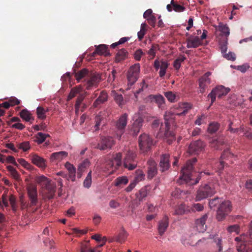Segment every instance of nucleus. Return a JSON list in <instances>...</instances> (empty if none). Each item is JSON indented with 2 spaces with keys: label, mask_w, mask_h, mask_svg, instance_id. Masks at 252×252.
<instances>
[{
  "label": "nucleus",
  "mask_w": 252,
  "mask_h": 252,
  "mask_svg": "<svg viewBox=\"0 0 252 252\" xmlns=\"http://www.w3.org/2000/svg\"><path fill=\"white\" fill-rule=\"evenodd\" d=\"M143 17L146 19L150 25L155 26L156 23V17L152 15V10L150 9L147 10L143 14Z\"/></svg>",
  "instance_id": "c756f323"
},
{
  "label": "nucleus",
  "mask_w": 252,
  "mask_h": 252,
  "mask_svg": "<svg viewBox=\"0 0 252 252\" xmlns=\"http://www.w3.org/2000/svg\"><path fill=\"white\" fill-rule=\"evenodd\" d=\"M83 91V87L81 85H78L73 89H72L70 91V92L68 96V100L72 99L73 97H75L77 94H80Z\"/></svg>",
  "instance_id": "f704fd0d"
},
{
  "label": "nucleus",
  "mask_w": 252,
  "mask_h": 252,
  "mask_svg": "<svg viewBox=\"0 0 252 252\" xmlns=\"http://www.w3.org/2000/svg\"><path fill=\"white\" fill-rule=\"evenodd\" d=\"M206 118V116L204 114H201L197 117V119L195 121V125L200 126L203 123V121Z\"/></svg>",
  "instance_id": "69168bd1"
},
{
  "label": "nucleus",
  "mask_w": 252,
  "mask_h": 252,
  "mask_svg": "<svg viewBox=\"0 0 252 252\" xmlns=\"http://www.w3.org/2000/svg\"><path fill=\"white\" fill-rule=\"evenodd\" d=\"M223 56L228 60L234 61L236 59V55L234 53L229 52L228 53L224 54Z\"/></svg>",
  "instance_id": "e2e57ef3"
},
{
  "label": "nucleus",
  "mask_w": 252,
  "mask_h": 252,
  "mask_svg": "<svg viewBox=\"0 0 252 252\" xmlns=\"http://www.w3.org/2000/svg\"><path fill=\"white\" fill-rule=\"evenodd\" d=\"M137 176L133 180V181H136V183L138 182L141 181L144 179L145 175L141 171H137L136 172Z\"/></svg>",
  "instance_id": "052dcab7"
},
{
  "label": "nucleus",
  "mask_w": 252,
  "mask_h": 252,
  "mask_svg": "<svg viewBox=\"0 0 252 252\" xmlns=\"http://www.w3.org/2000/svg\"><path fill=\"white\" fill-rule=\"evenodd\" d=\"M45 188L46 189L49 191V192L51 194V197H52L53 195L56 192V186L54 184H51V181H50V183L48 185H45Z\"/></svg>",
  "instance_id": "3c124183"
},
{
  "label": "nucleus",
  "mask_w": 252,
  "mask_h": 252,
  "mask_svg": "<svg viewBox=\"0 0 252 252\" xmlns=\"http://www.w3.org/2000/svg\"><path fill=\"white\" fill-rule=\"evenodd\" d=\"M95 53H97V54L99 55H104L105 56L109 55L108 47L106 45L101 44L98 46H95Z\"/></svg>",
  "instance_id": "2f4dec72"
},
{
  "label": "nucleus",
  "mask_w": 252,
  "mask_h": 252,
  "mask_svg": "<svg viewBox=\"0 0 252 252\" xmlns=\"http://www.w3.org/2000/svg\"><path fill=\"white\" fill-rule=\"evenodd\" d=\"M128 183V179L126 176H122L116 179L115 185L119 186L122 185H126Z\"/></svg>",
  "instance_id": "09e8293b"
},
{
  "label": "nucleus",
  "mask_w": 252,
  "mask_h": 252,
  "mask_svg": "<svg viewBox=\"0 0 252 252\" xmlns=\"http://www.w3.org/2000/svg\"><path fill=\"white\" fill-rule=\"evenodd\" d=\"M232 122H229V125H228V130L232 133H237L239 131H244V126L243 125H242L240 126L239 128H234L232 127Z\"/></svg>",
  "instance_id": "de8ad7c7"
},
{
  "label": "nucleus",
  "mask_w": 252,
  "mask_h": 252,
  "mask_svg": "<svg viewBox=\"0 0 252 252\" xmlns=\"http://www.w3.org/2000/svg\"><path fill=\"white\" fill-rule=\"evenodd\" d=\"M127 236L128 233L126 230L125 229L122 228L121 231L114 237L113 240L111 241V242L115 241L120 243H123L126 240Z\"/></svg>",
  "instance_id": "bb28decb"
},
{
  "label": "nucleus",
  "mask_w": 252,
  "mask_h": 252,
  "mask_svg": "<svg viewBox=\"0 0 252 252\" xmlns=\"http://www.w3.org/2000/svg\"><path fill=\"white\" fill-rule=\"evenodd\" d=\"M31 159L32 162L39 168L44 169L46 167L45 160L37 155H33Z\"/></svg>",
  "instance_id": "393cba45"
},
{
  "label": "nucleus",
  "mask_w": 252,
  "mask_h": 252,
  "mask_svg": "<svg viewBox=\"0 0 252 252\" xmlns=\"http://www.w3.org/2000/svg\"><path fill=\"white\" fill-rule=\"evenodd\" d=\"M204 208L203 205L199 203H196L192 205V207L190 208V211H202Z\"/></svg>",
  "instance_id": "bf43d9fd"
},
{
  "label": "nucleus",
  "mask_w": 252,
  "mask_h": 252,
  "mask_svg": "<svg viewBox=\"0 0 252 252\" xmlns=\"http://www.w3.org/2000/svg\"><path fill=\"white\" fill-rule=\"evenodd\" d=\"M249 235L243 234L235 238L238 242L237 251L238 252H249L252 250V221L249 224Z\"/></svg>",
  "instance_id": "f03ea898"
},
{
  "label": "nucleus",
  "mask_w": 252,
  "mask_h": 252,
  "mask_svg": "<svg viewBox=\"0 0 252 252\" xmlns=\"http://www.w3.org/2000/svg\"><path fill=\"white\" fill-rule=\"evenodd\" d=\"M101 75L99 73H94L87 82L86 89L90 90L94 87H97L98 84L101 81Z\"/></svg>",
  "instance_id": "f3484780"
},
{
  "label": "nucleus",
  "mask_w": 252,
  "mask_h": 252,
  "mask_svg": "<svg viewBox=\"0 0 252 252\" xmlns=\"http://www.w3.org/2000/svg\"><path fill=\"white\" fill-rule=\"evenodd\" d=\"M91 251L92 249L91 248L89 242L84 243H82L81 244V252H91Z\"/></svg>",
  "instance_id": "13d9d810"
},
{
  "label": "nucleus",
  "mask_w": 252,
  "mask_h": 252,
  "mask_svg": "<svg viewBox=\"0 0 252 252\" xmlns=\"http://www.w3.org/2000/svg\"><path fill=\"white\" fill-rule=\"evenodd\" d=\"M215 27L216 30L220 32L221 36H224L226 38H227V37L230 34V32L229 29L226 25H224L222 23H220L219 25L215 26Z\"/></svg>",
  "instance_id": "cd10ccee"
},
{
  "label": "nucleus",
  "mask_w": 252,
  "mask_h": 252,
  "mask_svg": "<svg viewBox=\"0 0 252 252\" xmlns=\"http://www.w3.org/2000/svg\"><path fill=\"white\" fill-rule=\"evenodd\" d=\"M220 127V124L217 122H212L209 124L208 127V132L213 134L216 132Z\"/></svg>",
  "instance_id": "37998d69"
},
{
  "label": "nucleus",
  "mask_w": 252,
  "mask_h": 252,
  "mask_svg": "<svg viewBox=\"0 0 252 252\" xmlns=\"http://www.w3.org/2000/svg\"><path fill=\"white\" fill-rule=\"evenodd\" d=\"M216 193V190L213 186L208 184L201 185L196 191L195 200L199 201L210 197Z\"/></svg>",
  "instance_id": "20e7f679"
},
{
  "label": "nucleus",
  "mask_w": 252,
  "mask_h": 252,
  "mask_svg": "<svg viewBox=\"0 0 252 252\" xmlns=\"http://www.w3.org/2000/svg\"><path fill=\"white\" fill-rule=\"evenodd\" d=\"M49 136L50 135L48 134L38 132L35 136V142L38 144H41L45 141L47 137Z\"/></svg>",
  "instance_id": "ea45409f"
},
{
  "label": "nucleus",
  "mask_w": 252,
  "mask_h": 252,
  "mask_svg": "<svg viewBox=\"0 0 252 252\" xmlns=\"http://www.w3.org/2000/svg\"><path fill=\"white\" fill-rule=\"evenodd\" d=\"M144 55V53L141 49H138L135 52L134 54V59L136 61H140L142 56Z\"/></svg>",
  "instance_id": "0e129e2a"
},
{
  "label": "nucleus",
  "mask_w": 252,
  "mask_h": 252,
  "mask_svg": "<svg viewBox=\"0 0 252 252\" xmlns=\"http://www.w3.org/2000/svg\"><path fill=\"white\" fill-rule=\"evenodd\" d=\"M177 109H180V112L168 111L165 113L164 119L165 121V125L166 130L164 135L166 137H170V139H168L167 142L170 144L173 140H175V135L171 131H169L170 121L172 120L174 115L182 116L185 115L191 108L190 105L187 103H180L176 108Z\"/></svg>",
  "instance_id": "f257e3e1"
},
{
  "label": "nucleus",
  "mask_w": 252,
  "mask_h": 252,
  "mask_svg": "<svg viewBox=\"0 0 252 252\" xmlns=\"http://www.w3.org/2000/svg\"><path fill=\"white\" fill-rule=\"evenodd\" d=\"M207 218V215L205 214L200 219L196 220L195 221L196 228L198 232H204L206 230L207 226L205 222Z\"/></svg>",
  "instance_id": "a211bd4d"
},
{
  "label": "nucleus",
  "mask_w": 252,
  "mask_h": 252,
  "mask_svg": "<svg viewBox=\"0 0 252 252\" xmlns=\"http://www.w3.org/2000/svg\"><path fill=\"white\" fill-rule=\"evenodd\" d=\"M134 118H136L132 125V129L134 134L136 135L140 130V128L142 127L143 122V119L139 114H136L134 116Z\"/></svg>",
  "instance_id": "412c9836"
},
{
  "label": "nucleus",
  "mask_w": 252,
  "mask_h": 252,
  "mask_svg": "<svg viewBox=\"0 0 252 252\" xmlns=\"http://www.w3.org/2000/svg\"><path fill=\"white\" fill-rule=\"evenodd\" d=\"M140 69L139 63H135L130 67L127 74L128 84L132 85L137 81L139 77Z\"/></svg>",
  "instance_id": "9d476101"
},
{
  "label": "nucleus",
  "mask_w": 252,
  "mask_h": 252,
  "mask_svg": "<svg viewBox=\"0 0 252 252\" xmlns=\"http://www.w3.org/2000/svg\"><path fill=\"white\" fill-rule=\"evenodd\" d=\"M136 157V154L134 151L128 150L124 158V165L125 167L129 170L135 169L137 166V163L135 160Z\"/></svg>",
  "instance_id": "0eeeda50"
},
{
  "label": "nucleus",
  "mask_w": 252,
  "mask_h": 252,
  "mask_svg": "<svg viewBox=\"0 0 252 252\" xmlns=\"http://www.w3.org/2000/svg\"><path fill=\"white\" fill-rule=\"evenodd\" d=\"M150 59H153L156 55V47L155 46L152 45L151 48L148 52Z\"/></svg>",
  "instance_id": "338daca9"
},
{
  "label": "nucleus",
  "mask_w": 252,
  "mask_h": 252,
  "mask_svg": "<svg viewBox=\"0 0 252 252\" xmlns=\"http://www.w3.org/2000/svg\"><path fill=\"white\" fill-rule=\"evenodd\" d=\"M19 148L23 151H27L30 148L29 143L28 142L22 143L19 145Z\"/></svg>",
  "instance_id": "774afa93"
},
{
  "label": "nucleus",
  "mask_w": 252,
  "mask_h": 252,
  "mask_svg": "<svg viewBox=\"0 0 252 252\" xmlns=\"http://www.w3.org/2000/svg\"><path fill=\"white\" fill-rule=\"evenodd\" d=\"M114 144V141L111 137H103L100 143L97 145V148L100 150H104L111 148Z\"/></svg>",
  "instance_id": "dca6fc26"
},
{
  "label": "nucleus",
  "mask_w": 252,
  "mask_h": 252,
  "mask_svg": "<svg viewBox=\"0 0 252 252\" xmlns=\"http://www.w3.org/2000/svg\"><path fill=\"white\" fill-rule=\"evenodd\" d=\"M122 155L120 153H117L113 156L108 164L114 168L113 171L117 169L122 164Z\"/></svg>",
  "instance_id": "6ab92c4d"
},
{
  "label": "nucleus",
  "mask_w": 252,
  "mask_h": 252,
  "mask_svg": "<svg viewBox=\"0 0 252 252\" xmlns=\"http://www.w3.org/2000/svg\"><path fill=\"white\" fill-rule=\"evenodd\" d=\"M196 158L188 160L182 169V176L180 177L178 182L180 184L187 183L191 180V173L193 172L192 163L196 161Z\"/></svg>",
  "instance_id": "7ed1b4c3"
},
{
  "label": "nucleus",
  "mask_w": 252,
  "mask_h": 252,
  "mask_svg": "<svg viewBox=\"0 0 252 252\" xmlns=\"http://www.w3.org/2000/svg\"><path fill=\"white\" fill-rule=\"evenodd\" d=\"M232 206L228 200L222 201L217 211L216 218L218 221L223 220L231 212Z\"/></svg>",
  "instance_id": "39448f33"
},
{
  "label": "nucleus",
  "mask_w": 252,
  "mask_h": 252,
  "mask_svg": "<svg viewBox=\"0 0 252 252\" xmlns=\"http://www.w3.org/2000/svg\"><path fill=\"white\" fill-rule=\"evenodd\" d=\"M68 153L65 151H61L53 153L50 156L51 161H60L67 157Z\"/></svg>",
  "instance_id": "a878e982"
},
{
  "label": "nucleus",
  "mask_w": 252,
  "mask_h": 252,
  "mask_svg": "<svg viewBox=\"0 0 252 252\" xmlns=\"http://www.w3.org/2000/svg\"><path fill=\"white\" fill-rule=\"evenodd\" d=\"M86 94V93H85L84 94H80L77 97V99L75 104V113L76 114L78 113L80 106L81 105V102L83 101V100L84 99L85 97Z\"/></svg>",
  "instance_id": "a18cd8bd"
},
{
  "label": "nucleus",
  "mask_w": 252,
  "mask_h": 252,
  "mask_svg": "<svg viewBox=\"0 0 252 252\" xmlns=\"http://www.w3.org/2000/svg\"><path fill=\"white\" fill-rule=\"evenodd\" d=\"M211 74L210 72H207L199 79V92L200 93H204L208 85L211 83V80L209 78Z\"/></svg>",
  "instance_id": "f8f14e48"
},
{
  "label": "nucleus",
  "mask_w": 252,
  "mask_h": 252,
  "mask_svg": "<svg viewBox=\"0 0 252 252\" xmlns=\"http://www.w3.org/2000/svg\"><path fill=\"white\" fill-rule=\"evenodd\" d=\"M201 44V40L197 36H190L187 39V47L188 48H196Z\"/></svg>",
  "instance_id": "aec40b11"
},
{
  "label": "nucleus",
  "mask_w": 252,
  "mask_h": 252,
  "mask_svg": "<svg viewBox=\"0 0 252 252\" xmlns=\"http://www.w3.org/2000/svg\"><path fill=\"white\" fill-rule=\"evenodd\" d=\"M154 65L156 70H158L159 68L160 69L159 72V76L160 77H163L165 75L166 69L169 65L168 62L163 60L160 62L158 60H156L154 61Z\"/></svg>",
  "instance_id": "ddd939ff"
},
{
  "label": "nucleus",
  "mask_w": 252,
  "mask_h": 252,
  "mask_svg": "<svg viewBox=\"0 0 252 252\" xmlns=\"http://www.w3.org/2000/svg\"><path fill=\"white\" fill-rule=\"evenodd\" d=\"M127 114L125 113L119 117L115 123L116 135L119 139H121L122 135L125 132L127 125Z\"/></svg>",
  "instance_id": "423d86ee"
},
{
  "label": "nucleus",
  "mask_w": 252,
  "mask_h": 252,
  "mask_svg": "<svg viewBox=\"0 0 252 252\" xmlns=\"http://www.w3.org/2000/svg\"><path fill=\"white\" fill-rule=\"evenodd\" d=\"M127 52L124 49H122L120 50H119L116 55V61L117 62H120L124 60H125L126 56H127Z\"/></svg>",
  "instance_id": "a19ab883"
},
{
  "label": "nucleus",
  "mask_w": 252,
  "mask_h": 252,
  "mask_svg": "<svg viewBox=\"0 0 252 252\" xmlns=\"http://www.w3.org/2000/svg\"><path fill=\"white\" fill-rule=\"evenodd\" d=\"M27 190L31 204L33 205H35L37 202V197L36 186L32 184H29L27 187Z\"/></svg>",
  "instance_id": "2eb2a0df"
},
{
  "label": "nucleus",
  "mask_w": 252,
  "mask_h": 252,
  "mask_svg": "<svg viewBox=\"0 0 252 252\" xmlns=\"http://www.w3.org/2000/svg\"><path fill=\"white\" fill-rule=\"evenodd\" d=\"M226 230L230 233H235L238 234L240 232V226L238 224L230 225L227 227Z\"/></svg>",
  "instance_id": "603ef678"
},
{
  "label": "nucleus",
  "mask_w": 252,
  "mask_h": 252,
  "mask_svg": "<svg viewBox=\"0 0 252 252\" xmlns=\"http://www.w3.org/2000/svg\"><path fill=\"white\" fill-rule=\"evenodd\" d=\"M160 170L162 172L167 170L170 167L169 155L168 154L162 155L159 162Z\"/></svg>",
  "instance_id": "5701e85b"
},
{
  "label": "nucleus",
  "mask_w": 252,
  "mask_h": 252,
  "mask_svg": "<svg viewBox=\"0 0 252 252\" xmlns=\"http://www.w3.org/2000/svg\"><path fill=\"white\" fill-rule=\"evenodd\" d=\"M92 184V171H90L88 174L86 179L84 181V186L86 188H89L91 187Z\"/></svg>",
  "instance_id": "6e6d98bb"
},
{
  "label": "nucleus",
  "mask_w": 252,
  "mask_h": 252,
  "mask_svg": "<svg viewBox=\"0 0 252 252\" xmlns=\"http://www.w3.org/2000/svg\"><path fill=\"white\" fill-rule=\"evenodd\" d=\"M9 200L11 206L12 210L13 211H15L17 209L15 197L13 195H11L9 197Z\"/></svg>",
  "instance_id": "680f3d73"
},
{
  "label": "nucleus",
  "mask_w": 252,
  "mask_h": 252,
  "mask_svg": "<svg viewBox=\"0 0 252 252\" xmlns=\"http://www.w3.org/2000/svg\"><path fill=\"white\" fill-rule=\"evenodd\" d=\"M64 166L68 171L67 180H71L72 182L75 181L76 179V169L74 166L68 161L65 163Z\"/></svg>",
  "instance_id": "b1692460"
},
{
  "label": "nucleus",
  "mask_w": 252,
  "mask_h": 252,
  "mask_svg": "<svg viewBox=\"0 0 252 252\" xmlns=\"http://www.w3.org/2000/svg\"><path fill=\"white\" fill-rule=\"evenodd\" d=\"M169 225L168 217L164 216L161 220L158 225V231L160 235H162L166 230Z\"/></svg>",
  "instance_id": "4be33fe9"
},
{
  "label": "nucleus",
  "mask_w": 252,
  "mask_h": 252,
  "mask_svg": "<svg viewBox=\"0 0 252 252\" xmlns=\"http://www.w3.org/2000/svg\"><path fill=\"white\" fill-rule=\"evenodd\" d=\"M20 117L26 122H30L32 119L31 113L27 109L22 110L20 113Z\"/></svg>",
  "instance_id": "e433bc0d"
},
{
  "label": "nucleus",
  "mask_w": 252,
  "mask_h": 252,
  "mask_svg": "<svg viewBox=\"0 0 252 252\" xmlns=\"http://www.w3.org/2000/svg\"><path fill=\"white\" fill-rule=\"evenodd\" d=\"M148 163L149 167L148 170V178L152 179L157 174V164L153 160H150Z\"/></svg>",
  "instance_id": "c85d7f7f"
},
{
  "label": "nucleus",
  "mask_w": 252,
  "mask_h": 252,
  "mask_svg": "<svg viewBox=\"0 0 252 252\" xmlns=\"http://www.w3.org/2000/svg\"><path fill=\"white\" fill-rule=\"evenodd\" d=\"M89 165V161L88 159H85L78 166L77 175L79 178L81 177L82 172H83Z\"/></svg>",
  "instance_id": "c9c22d12"
},
{
  "label": "nucleus",
  "mask_w": 252,
  "mask_h": 252,
  "mask_svg": "<svg viewBox=\"0 0 252 252\" xmlns=\"http://www.w3.org/2000/svg\"><path fill=\"white\" fill-rule=\"evenodd\" d=\"M164 95L167 99L171 102H174L176 101V95L172 92H168L164 93Z\"/></svg>",
  "instance_id": "4d7b16f0"
},
{
  "label": "nucleus",
  "mask_w": 252,
  "mask_h": 252,
  "mask_svg": "<svg viewBox=\"0 0 252 252\" xmlns=\"http://www.w3.org/2000/svg\"><path fill=\"white\" fill-rule=\"evenodd\" d=\"M139 146L142 152H147L153 145V140L149 134L143 133L139 137Z\"/></svg>",
  "instance_id": "1a4fd4ad"
},
{
  "label": "nucleus",
  "mask_w": 252,
  "mask_h": 252,
  "mask_svg": "<svg viewBox=\"0 0 252 252\" xmlns=\"http://www.w3.org/2000/svg\"><path fill=\"white\" fill-rule=\"evenodd\" d=\"M186 59V58L184 56L180 55L174 61L173 65L176 70H178L180 69L182 63L184 62Z\"/></svg>",
  "instance_id": "79ce46f5"
},
{
  "label": "nucleus",
  "mask_w": 252,
  "mask_h": 252,
  "mask_svg": "<svg viewBox=\"0 0 252 252\" xmlns=\"http://www.w3.org/2000/svg\"><path fill=\"white\" fill-rule=\"evenodd\" d=\"M47 112L43 107L38 106L36 109V114L38 118L40 119H44L46 118V112Z\"/></svg>",
  "instance_id": "8fccbe9b"
},
{
  "label": "nucleus",
  "mask_w": 252,
  "mask_h": 252,
  "mask_svg": "<svg viewBox=\"0 0 252 252\" xmlns=\"http://www.w3.org/2000/svg\"><path fill=\"white\" fill-rule=\"evenodd\" d=\"M190 212V207L185 204H181L175 210V213L177 215H182Z\"/></svg>",
  "instance_id": "72a5a7b5"
},
{
  "label": "nucleus",
  "mask_w": 252,
  "mask_h": 252,
  "mask_svg": "<svg viewBox=\"0 0 252 252\" xmlns=\"http://www.w3.org/2000/svg\"><path fill=\"white\" fill-rule=\"evenodd\" d=\"M204 148V144L202 141L197 140L191 142L189 147L188 153L190 155L198 154Z\"/></svg>",
  "instance_id": "9b49d317"
},
{
  "label": "nucleus",
  "mask_w": 252,
  "mask_h": 252,
  "mask_svg": "<svg viewBox=\"0 0 252 252\" xmlns=\"http://www.w3.org/2000/svg\"><path fill=\"white\" fill-rule=\"evenodd\" d=\"M210 144L212 147L216 149H219L221 145H223L225 142L222 138L219 139H211L210 140Z\"/></svg>",
  "instance_id": "473e14b6"
},
{
  "label": "nucleus",
  "mask_w": 252,
  "mask_h": 252,
  "mask_svg": "<svg viewBox=\"0 0 252 252\" xmlns=\"http://www.w3.org/2000/svg\"><path fill=\"white\" fill-rule=\"evenodd\" d=\"M230 91V89L229 88L225 87L223 86H219L213 89L208 96L211 99V104L215 102L216 96L220 98L226 95Z\"/></svg>",
  "instance_id": "6e6552de"
},
{
  "label": "nucleus",
  "mask_w": 252,
  "mask_h": 252,
  "mask_svg": "<svg viewBox=\"0 0 252 252\" xmlns=\"http://www.w3.org/2000/svg\"><path fill=\"white\" fill-rule=\"evenodd\" d=\"M222 201H223L220 199V198H215L214 199L211 200L209 201V204L211 208H214L217 207L218 205H219V206Z\"/></svg>",
  "instance_id": "5fc2aeb1"
},
{
  "label": "nucleus",
  "mask_w": 252,
  "mask_h": 252,
  "mask_svg": "<svg viewBox=\"0 0 252 252\" xmlns=\"http://www.w3.org/2000/svg\"><path fill=\"white\" fill-rule=\"evenodd\" d=\"M107 100V94L106 93L102 92L100 93L99 97L94 103V106L96 107L100 103H103Z\"/></svg>",
  "instance_id": "58836bf2"
},
{
  "label": "nucleus",
  "mask_w": 252,
  "mask_h": 252,
  "mask_svg": "<svg viewBox=\"0 0 252 252\" xmlns=\"http://www.w3.org/2000/svg\"><path fill=\"white\" fill-rule=\"evenodd\" d=\"M7 168L13 178H14L16 180H19L20 175L13 167L9 165L7 166Z\"/></svg>",
  "instance_id": "49530a36"
},
{
  "label": "nucleus",
  "mask_w": 252,
  "mask_h": 252,
  "mask_svg": "<svg viewBox=\"0 0 252 252\" xmlns=\"http://www.w3.org/2000/svg\"><path fill=\"white\" fill-rule=\"evenodd\" d=\"M89 70L86 68L78 70L74 73V77L78 82L88 75Z\"/></svg>",
  "instance_id": "7c9ffc66"
},
{
  "label": "nucleus",
  "mask_w": 252,
  "mask_h": 252,
  "mask_svg": "<svg viewBox=\"0 0 252 252\" xmlns=\"http://www.w3.org/2000/svg\"><path fill=\"white\" fill-rule=\"evenodd\" d=\"M171 4L172 5L173 10L176 12H183L185 10V8L184 6L175 3L174 1V0H172L171 1Z\"/></svg>",
  "instance_id": "864d4df0"
},
{
  "label": "nucleus",
  "mask_w": 252,
  "mask_h": 252,
  "mask_svg": "<svg viewBox=\"0 0 252 252\" xmlns=\"http://www.w3.org/2000/svg\"><path fill=\"white\" fill-rule=\"evenodd\" d=\"M234 155L230 151L229 149H226L225 150L221 156V158L222 160H228L229 163L232 162V158H233Z\"/></svg>",
  "instance_id": "4c0bfd02"
},
{
  "label": "nucleus",
  "mask_w": 252,
  "mask_h": 252,
  "mask_svg": "<svg viewBox=\"0 0 252 252\" xmlns=\"http://www.w3.org/2000/svg\"><path fill=\"white\" fill-rule=\"evenodd\" d=\"M37 183L45 186L50 183V180L44 175L37 176L35 178Z\"/></svg>",
  "instance_id": "c03bdc74"
},
{
  "label": "nucleus",
  "mask_w": 252,
  "mask_h": 252,
  "mask_svg": "<svg viewBox=\"0 0 252 252\" xmlns=\"http://www.w3.org/2000/svg\"><path fill=\"white\" fill-rule=\"evenodd\" d=\"M145 101L147 103L155 102L158 104L159 108H161L165 102L164 97L160 94L149 95L145 98Z\"/></svg>",
  "instance_id": "4468645a"
}]
</instances>
